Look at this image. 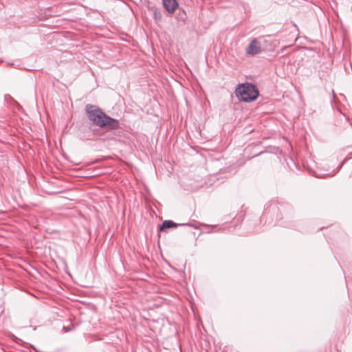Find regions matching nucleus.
<instances>
[{"label": "nucleus", "instance_id": "obj_2", "mask_svg": "<svg viewBox=\"0 0 352 352\" xmlns=\"http://www.w3.org/2000/svg\"><path fill=\"white\" fill-rule=\"evenodd\" d=\"M236 97L240 101L251 102L255 100L258 96V91L251 83L239 85L235 90Z\"/></svg>", "mask_w": 352, "mask_h": 352}, {"label": "nucleus", "instance_id": "obj_1", "mask_svg": "<svg viewBox=\"0 0 352 352\" xmlns=\"http://www.w3.org/2000/svg\"><path fill=\"white\" fill-rule=\"evenodd\" d=\"M87 118L94 124L100 128H107L110 130H116L120 127L118 120L107 116L98 106L88 104L85 107Z\"/></svg>", "mask_w": 352, "mask_h": 352}, {"label": "nucleus", "instance_id": "obj_5", "mask_svg": "<svg viewBox=\"0 0 352 352\" xmlns=\"http://www.w3.org/2000/svg\"><path fill=\"white\" fill-rule=\"evenodd\" d=\"M177 226V224L175 223V222H173V221L166 220L160 226V230L161 231H162V230H164L168 228H176Z\"/></svg>", "mask_w": 352, "mask_h": 352}, {"label": "nucleus", "instance_id": "obj_4", "mask_svg": "<svg viewBox=\"0 0 352 352\" xmlns=\"http://www.w3.org/2000/svg\"><path fill=\"white\" fill-rule=\"evenodd\" d=\"M162 3L165 10L170 14H173L179 6L177 0H162Z\"/></svg>", "mask_w": 352, "mask_h": 352}, {"label": "nucleus", "instance_id": "obj_6", "mask_svg": "<svg viewBox=\"0 0 352 352\" xmlns=\"http://www.w3.org/2000/svg\"><path fill=\"white\" fill-rule=\"evenodd\" d=\"M153 17L155 21H160L162 19V15L160 11H158L157 9H155L153 11Z\"/></svg>", "mask_w": 352, "mask_h": 352}, {"label": "nucleus", "instance_id": "obj_3", "mask_svg": "<svg viewBox=\"0 0 352 352\" xmlns=\"http://www.w3.org/2000/svg\"><path fill=\"white\" fill-rule=\"evenodd\" d=\"M261 51V43L256 38H253L245 50L248 55H256Z\"/></svg>", "mask_w": 352, "mask_h": 352}]
</instances>
